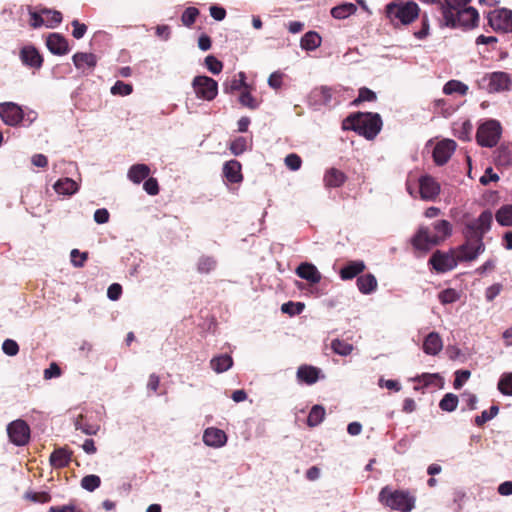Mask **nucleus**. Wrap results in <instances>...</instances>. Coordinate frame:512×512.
Returning a JSON list of instances; mask_svg holds the SVG:
<instances>
[{
    "label": "nucleus",
    "instance_id": "23",
    "mask_svg": "<svg viewBox=\"0 0 512 512\" xmlns=\"http://www.w3.org/2000/svg\"><path fill=\"white\" fill-rule=\"evenodd\" d=\"M347 181V175L341 170L331 167L326 170L323 182L327 188H339Z\"/></svg>",
    "mask_w": 512,
    "mask_h": 512
},
{
    "label": "nucleus",
    "instance_id": "61",
    "mask_svg": "<svg viewBox=\"0 0 512 512\" xmlns=\"http://www.w3.org/2000/svg\"><path fill=\"white\" fill-rule=\"evenodd\" d=\"M283 77L284 74L282 72H273L268 78V85L275 90L280 89L283 84Z\"/></svg>",
    "mask_w": 512,
    "mask_h": 512
},
{
    "label": "nucleus",
    "instance_id": "25",
    "mask_svg": "<svg viewBox=\"0 0 512 512\" xmlns=\"http://www.w3.org/2000/svg\"><path fill=\"white\" fill-rule=\"evenodd\" d=\"M429 227L431 228L433 235L436 236L435 240H439L440 243H443L452 235L453 227L447 220H436Z\"/></svg>",
    "mask_w": 512,
    "mask_h": 512
},
{
    "label": "nucleus",
    "instance_id": "2",
    "mask_svg": "<svg viewBox=\"0 0 512 512\" xmlns=\"http://www.w3.org/2000/svg\"><path fill=\"white\" fill-rule=\"evenodd\" d=\"M471 2L472 0H443L439 7V26L464 32L477 28L480 15L478 10L471 6Z\"/></svg>",
    "mask_w": 512,
    "mask_h": 512
},
{
    "label": "nucleus",
    "instance_id": "8",
    "mask_svg": "<svg viewBox=\"0 0 512 512\" xmlns=\"http://www.w3.org/2000/svg\"><path fill=\"white\" fill-rule=\"evenodd\" d=\"M459 263L454 249L447 252L436 250L429 259V264L437 273H445L453 270Z\"/></svg>",
    "mask_w": 512,
    "mask_h": 512
},
{
    "label": "nucleus",
    "instance_id": "19",
    "mask_svg": "<svg viewBox=\"0 0 512 512\" xmlns=\"http://www.w3.org/2000/svg\"><path fill=\"white\" fill-rule=\"evenodd\" d=\"M75 67L83 73H90L97 64V57L92 53L78 52L72 57Z\"/></svg>",
    "mask_w": 512,
    "mask_h": 512
},
{
    "label": "nucleus",
    "instance_id": "62",
    "mask_svg": "<svg viewBox=\"0 0 512 512\" xmlns=\"http://www.w3.org/2000/svg\"><path fill=\"white\" fill-rule=\"evenodd\" d=\"M30 21L29 24L32 28L36 29L43 25H45L44 21V15L41 13V10L39 12L36 11H30Z\"/></svg>",
    "mask_w": 512,
    "mask_h": 512
},
{
    "label": "nucleus",
    "instance_id": "42",
    "mask_svg": "<svg viewBox=\"0 0 512 512\" xmlns=\"http://www.w3.org/2000/svg\"><path fill=\"white\" fill-rule=\"evenodd\" d=\"M239 102L242 106L247 107L251 110H255L259 107V102L251 94V87L247 86L239 96Z\"/></svg>",
    "mask_w": 512,
    "mask_h": 512
},
{
    "label": "nucleus",
    "instance_id": "10",
    "mask_svg": "<svg viewBox=\"0 0 512 512\" xmlns=\"http://www.w3.org/2000/svg\"><path fill=\"white\" fill-rule=\"evenodd\" d=\"M488 25L501 33L512 32V11L502 8L490 11L487 15Z\"/></svg>",
    "mask_w": 512,
    "mask_h": 512
},
{
    "label": "nucleus",
    "instance_id": "40",
    "mask_svg": "<svg viewBox=\"0 0 512 512\" xmlns=\"http://www.w3.org/2000/svg\"><path fill=\"white\" fill-rule=\"evenodd\" d=\"M496 221L501 226L512 227V205L501 207L495 215Z\"/></svg>",
    "mask_w": 512,
    "mask_h": 512
},
{
    "label": "nucleus",
    "instance_id": "32",
    "mask_svg": "<svg viewBox=\"0 0 512 512\" xmlns=\"http://www.w3.org/2000/svg\"><path fill=\"white\" fill-rule=\"evenodd\" d=\"M150 168L146 164H134L128 170V178L135 184H140L150 175Z\"/></svg>",
    "mask_w": 512,
    "mask_h": 512
},
{
    "label": "nucleus",
    "instance_id": "17",
    "mask_svg": "<svg viewBox=\"0 0 512 512\" xmlns=\"http://www.w3.org/2000/svg\"><path fill=\"white\" fill-rule=\"evenodd\" d=\"M366 269V265L362 260L348 261L339 271L342 280H352L359 277Z\"/></svg>",
    "mask_w": 512,
    "mask_h": 512
},
{
    "label": "nucleus",
    "instance_id": "59",
    "mask_svg": "<svg viewBox=\"0 0 512 512\" xmlns=\"http://www.w3.org/2000/svg\"><path fill=\"white\" fill-rule=\"evenodd\" d=\"M430 25L427 14H424L421 18V29L414 32V36L417 39H424L429 35Z\"/></svg>",
    "mask_w": 512,
    "mask_h": 512
},
{
    "label": "nucleus",
    "instance_id": "58",
    "mask_svg": "<svg viewBox=\"0 0 512 512\" xmlns=\"http://www.w3.org/2000/svg\"><path fill=\"white\" fill-rule=\"evenodd\" d=\"M471 373L469 370H457L455 372V379L453 386L455 389H460L463 384L469 379Z\"/></svg>",
    "mask_w": 512,
    "mask_h": 512
},
{
    "label": "nucleus",
    "instance_id": "14",
    "mask_svg": "<svg viewBox=\"0 0 512 512\" xmlns=\"http://www.w3.org/2000/svg\"><path fill=\"white\" fill-rule=\"evenodd\" d=\"M456 149V142L445 139L436 144L433 150V159L438 166H442L448 162Z\"/></svg>",
    "mask_w": 512,
    "mask_h": 512
},
{
    "label": "nucleus",
    "instance_id": "39",
    "mask_svg": "<svg viewBox=\"0 0 512 512\" xmlns=\"http://www.w3.org/2000/svg\"><path fill=\"white\" fill-rule=\"evenodd\" d=\"M468 92V86L458 80H450L443 87V93L446 95H452L458 93L460 95H466Z\"/></svg>",
    "mask_w": 512,
    "mask_h": 512
},
{
    "label": "nucleus",
    "instance_id": "57",
    "mask_svg": "<svg viewBox=\"0 0 512 512\" xmlns=\"http://www.w3.org/2000/svg\"><path fill=\"white\" fill-rule=\"evenodd\" d=\"M143 189L146 191L147 194L151 196L157 195L160 191L157 179L153 177H147L143 184Z\"/></svg>",
    "mask_w": 512,
    "mask_h": 512
},
{
    "label": "nucleus",
    "instance_id": "48",
    "mask_svg": "<svg viewBox=\"0 0 512 512\" xmlns=\"http://www.w3.org/2000/svg\"><path fill=\"white\" fill-rule=\"evenodd\" d=\"M199 15V10L196 7H188L184 10L181 16V21L184 26L191 27Z\"/></svg>",
    "mask_w": 512,
    "mask_h": 512
},
{
    "label": "nucleus",
    "instance_id": "5",
    "mask_svg": "<svg viewBox=\"0 0 512 512\" xmlns=\"http://www.w3.org/2000/svg\"><path fill=\"white\" fill-rule=\"evenodd\" d=\"M379 501L392 510L410 512L414 507V498L403 490H391L388 486L381 489Z\"/></svg>",
    "mask_w": 512,
    "mask_h": 512
},
{
    "label": "nucleus",
    "instance_id": "41",
    "mask_svg": "<svg viewBox=\"0 0 512 512\" xmlns=\"http://www.w3.org/2000/svg\"><path fill=\"white\" fill-rule=\"evenodd\" d=\"M472 129L473 126L471 122L466 120L454 127V135L462 141H469L471 139Z\"/></svg>",
    "mask_w": 512,
    "mask_h": 512
},
{
    "label": "nucleus",
    "instance_id": "50",
    "mask_svg": "<svg viewBox=\"0 0 512 512\" xmlns=\"http://www.w3.org/2000/svg\"><path fill=\"white\" fill-rule=\"evenodd\" d=\"M498 389L504 395L512 396V373L503 374L498 382Z\"/></svg>",
    "mask_w": 512,
    "mask_h": 512
},
{
    "label": "nucleus",
    "instance_id": "44",
    "mask_svg": "<svg viewBox=\"0 0 512 512\" xmlns=\"http://www.w3.org/2000/svg\"><path fill=\"white\" fill-rule=\"evenodd\" d=\"M458 406V397L453 393H447L439 402L441 410L446 412H453Z\"/></svg>",
    "mask_w": 512,
    "mask_h": 512
},
{
    "label": "nucleus",
    "instance_id": "7",
    "mask_svg": "<svg viewBox=\"0 0 512 512\" xmlns=\"http://www.w3.org/2000/svg\"><path fill=\"white\" fill-rule=\"evenodd\" d=\"M511 85L509 74L502 71L485 74L479 81L478 86L489 93L508 90Z\"/></svg>",
    "mask_w": 512,
    "mask_h": 512
},
{
    "label": "nucleus",
    "instance_id": "9",
    "mask_svg": "<svg viewBox=\"0 0 512 512\" xmlns=\"http://www.w3.org/2000/svg\"><path fill=\"white\" fill-rule=\"evenodd\" d=\"M435 237L429 226H420L411 238V245L416 251L427 253L441 244L439 240H435Z\"/></svg>",
    "mask_w": 512,
    "mask_h": 512
},
{
    "label": "nucleus",
    "instance_id": "47",
    "mask_svg": "<svg viewBox=\"0 0 512 512\" xmlns=\"http://www.w3.org/2000/svg\"><path fill=\"white\" fill-rule=\"evenodd\" d=\"M100 485V477L94 474L86 475L81 479V487L89 492H93L99 488Z\"/></svg>",
    "mask_w": 512,
    "mask_h": 512
},
{
    "label": "nucleus",
    "instance_id": "18",
    "mask_svg": "<svg viewBox=\"0 0 512 512\" xmlns=\"http://www.w3.org/2000/svg\"><path fill=\"white\" fill-rule=\"evenodd\" d=\"M46 46L52 54L65 55L69 52V45L65 37L59 33H52L47 37Z\"/></svg>",
    "mask_w": 512,
    "mask_h": 512
},
{
    "label": "nucleus",
    "instance_id": "22",
    "mask_svg": "<svg viewBox=\"0 0 512 512\" xmlns=\"http://www.w3.org/2000/svg\"><path fill=\"white\" fill-rule=\"evenodd\" d=\"M227 441L226 433L218 428L210 427L204 431L203 442L207 446L221 447L225 445Z\"/></svg>",
    "mask_w": 512,
    "mask_h": 512
},
{
    "label": "nucleus",
    "instance_id": "29",
    "mask_svg": "<svg viewBox=\"0 0 512 512\" xmlns=\"http://www.w3.org/2000/svg\"><path fill=\"white\" fill-rule=\"evenodd\" d=\"M56 193L71 196L79 190V185L71 178H62L53 185Z\"/></svg>",
    "mask_w": 512,
    "mask_h": 512
},
{
    "label": "nucleus",
    "instance_id": "13",
    "mask_svg": "<svg viewBox=\"0 0 512 512\" xmlns=\"http://www.w3.org/2000/svg\"><path fill=\"white\" fill-rule=\"evenodd\" d=\"M0 118L8 125L15 127L24 119L22 108L14 102L0 103Z\"/></svg>",
    "mask_w": 512,
    "mask_h": 512
},
{
    "label": "nucleus",
    "instance_id": "11",
    "mask_svg": "<svg viewBox=\"0 0 512 512\" xmlns=\"http://www.w3.org/2000/svg\"><path fill=\"white\" fill-rule=\"evenodd\" d=\"M192 87L198 98L207 101L213 100L218 93V83L208 76H196Z\"/></svg>",
    "mask_w": 512,
    "mask_h": 512
},
{
    "label": "nucleus",
    "instance_id": "54",
    "mask_svg": "<svg viewBox=\"0 0 512 512\" xmlns=\"http://www.w3.org/2000/svg\"><path fill=\"white\" fill-rule=\"evenodd\" d=\"M438 299L442 304H450L459 299V294L455 289L448 288L438 294Z\"/></svg>",
    "mask_w": 512,
    "mask_h": 512
},
{
    "label": "nucleus",
    "instance_id": "33",
    "mask_svg": "<svg viewBox=\"0 0 512 512\" xmlns=\"http://www.w3.org/2000/svg\"><path fill=\"white\" fill-rule=\"evenodd\" d=\"M233 365V359L228 354H222L216 357H213L210 361L211 368L216 373H223L229 370Z\"/></svg>",
    "mask_w": 512,
    "mask_h": 512
},
{
    "label": "nucleus",
    "instance_id": "51",
    "mask_svg": "<svg viewBox=\"0 0 512 512\" xmlns=\"http://www.w3.org/2000/svg\"><path fill=\"white\" fill-rule=\"evenodd\" d=\"M376 98L377 97L375 92H373L369 88L363 87L359 89L358 97L355 100H353L352 105L357 106L364 101L372 102L375 101Z\"/></svg>",
    "mask_w": 512,
    "mask_h": 512
},
{
    "label": "nucleus",
    "instance_id": "63",
    "mask_svg": "<svg viewBox=\"0 0 512 512\" xmlns=\"http://www.w3.org/2000/svg\"><path fill=\"white\" fill-rule=\"evenodd\" d=\"M285 164L291 170L296 171L301 167L302 160L297 154L292 153L286 156Z\"/></svg>",
    "mask_w": 512,
    "mask_h": 512
},
{
    "label": "nucleus",
    "instance_id": "30",
    "mask_svg": "<svg viewBox=\"0 0 512 512\" xmlns=\"http://www.w3.org/2000/svg\"><path fill=\"white\" fill-rule=\"evenodd\" d=\"M246 75L244 72H239L233 76L232 79L226 80L223 83V90L225 93L232 94L236 91L244 90L248 85L245 82Z\"/></svg>",
    "mask_w": 512,
    "mask_h": 512
},
{
    "label": "nucleus",
    "instance_id": "36",
    "mask_svg": "<svg viewBox=\"0 0 512 512\" xmlns=\"http://www.w3.org/2000/svg\"><path fill=\"white\" fill-rule=\"evenodd\" d=\"M357 11L356 5L353 3H344L331 9V15L335 19H345L353 15Z\"/></svg>",
    "mask_w": 512,
    "mask_h": 512
},
{
    "label": "nucleus",
    "instance_id": "28",
    "mask_svg": "<svg viewBox=\"0 0 512 512\" xmlns=\"http://www.w3.org/2000/svg\"><path fill=\"white\" fill-rule=\"evenodd\" d=\"M494 154L497 166L508 167L512 164V144H501Z\"/></svg>",
    "mask_w": 512,
    "mask_h": 512
},
{
    "label": "nucleus",
    "instance_id": "1",
    "mask_svg": "<svg viewBox=\"0 0 512 512\" xmlns=\"http://www.w3.org/2000/svg\"><path fill=\"white\" fill-rule=\"evenodd\" d=\"M492 219L491 211L485 210L478 218L464 224L462 230L464 242L453 248L459 262H472L485 251L483 238L491 229Z\"/></svg>",
    "mask_w": 512,
    "mask_h": 512
},
{
    "label": "nucleus",
    "instance_id": "46",
    "mask_svg": "<svg viewBox=\"0 0 512 512\" xmlns=\"http://www.w3.org/2000/svg\"><path fill=\"white\" fill-rule=\"evenodd\" d=\"M499 412V408L496 405L490 407L489 410H484L482 413L475 417V425L482 427L486 422L493 419Z\"/></svg>",
    "mask_w": 512,
    "mask_h": 512
},
{
    "label": "nucleus",
    "instance_id": "20",
    "mask_svg": "<svg viewBox=\"0 0 512 512\" xmlns=\"http://www.w3.org/2000/svg\"><path fill=\"white\" fill-rule=\"evenodd\" d=\"M72 455L73 452L66 447L57 448L50 455V464L55 469L65 468L71 462Z\"/></svg>",
    "mask_w": 512,
    "mask_h": 512
},
{
    "label": "nucleus",
    "instance_id": "53",
    "mask_svg": "<svg viewBox=\"0 0 512 512\" xmlns=\"http://www.w3.org/2000/svg\"><path fill=\"white\" fill-rule=\"evenodd\" d=\"M304 309V304L301 302H292L289 301L287 303L282 304L281 311L290 316L300 314Z\"/></svg>",
    "mask_w": 512,
    "mask_h": 512
},
{
    "label": "nucleus",
    "instance_id": "45",
    "mask_svg": "<svg viewBox=\"0 0 512 512\" xmlns=\"http://www.w3.org/2000/svg\"><path fill=\"white\" fill-rule=\"evenodd\" d=\"M331 348L336 354H339L341 356H347L351 354V352L354 349L352 344L339 339H334L332 341Z\"/></svg>",
    "mask_w": 512,
    "mask_h": 512
},
{
    "label": "nucleus",
    "instance_id": "55",
    "mask_svg": "<svg viewBox=\"0 0 512 512\" xmlns=\"http://www.w3.org/2000/svg\"><path fill=\"white\" fill-rule=\"evenodd\" d=\"M205 65L207 69L213 74H219L223 69V64L215 56L208 55L205 58Z\"/></svg>",
    "mask_w": 512,
    "mask_h": 512
},
{
    "label": "nucleus",
    "instance_id": "26",
    "mask_svg": "<svg viewBox=\"0 0 512 512\" xmlns=\"http://www.w3.org/2000/svg\"><path fill=\"white\" fill-rule=\"evenodd\" d=\"M320 369L311 365H301L297 370V378L307 385L316 383L319 379Z\"/></svg>",
    "mask_w": 512,
    "mask_h": 512
},
{
    "label": "nucleus",
    "instance_id": "52",
    "mask_svg": "<svg viewBox=\"0 0 512 512\" xmlns=\"http://www.w3.org/2000/svg\"><path fill=\"white\" fill-rule=\"evenodd\" d=\"M229 149L231 153L235 156L241 155L247 149V140L245 137H238L234 139L230 145Z\"/></svg>",
    "mask_w": 512,
    "mask_h": 512
},
{
    "label": "nucleus",
    "instance_id": "15",
    "mask_svg": "<svg viewBox=\"0 0 512 512\" xmlns=\"http://www.w3.org/2000/svg\"><path fill=\"white\" fill-rule=\"evenodd\" d=\"M19 57L23 65L32 69H40L44 62L42 55L32 45H27L21 48Z\"/></svg>",
    "mask_w": 512,
    "mask_h": 512
},
{
    "label": "nucleus",
    "instance_id": "31",
    "mask_svg": "<svg viewBox=\"0 0 512 512\" xmlns=\"http://www.w3.org/2000/svg\"><path fill=\"white\" fill-rule=\"evenodd\" d=\"M356 284L362 294H371L378 286L376 277L371 273L360 275Z\"/></svg>",
    "mask_w": 512,
    "mask_h": 512
},
{
    "label": "nucleus",
    "instance_id": "6",
    "mask_svg": "<svg viewBox=\"0 0 512 512\" xmlns=\"http://www.w3.org/2000/svg\"><path fill=\"white\" fill-rule=\"evenodd\" d=\"M502 134V127L499 121L490 119L482 123L476 132L477 143L482 147H494L497 145Z\"/></svg>",
    "mask_w": 512,
    "mask_h": 512
},
{
    "label": "nucleus",
    "instance_id": "37",
    "mask_svg": "<svg viewBox=\"0 0 512 512\" xmlns=\"http://www.w3.org/2000/svg\"><path fill=\"white\" fill-rule=\"evenodd\" d=\"M41 13L44 15V23L48 28H55L62 22V14L57 10L43 8Z\"/></svg>",
    "mask_w": 512,
    "mask_h": 512
},
{
    "label": "nucleus",
    "instance_id": "64",
    "mask_svg": "<svg viewBox=\"0 0 512 512\" xmlns=\"http://www.w3.org/2000/svg\"><path fill=\"white\" fill-rule=\"evenodd\" d=\"M122 294V286L118 283L111 284L107 289V297L112 301H117Z\"/></svg>",
    "mask_w": 512,
    "mask_h": 512
},
{
    "label": "nucleus",
    "instance_id": "34",
    "mask_svg": "<svg viewBox=\"0 0 512 512\" xmlns=\"http://www.w3.org/2000/svg\"><path fill=\"white\" fill-rule=\"evenodd\" d=\"M322 42L321 36L315 31H309L303 35L300 41L301 48L307 51L317 49Z\"/></svg>",
    "mask_w": 512,
    "mask_h": 512
},
{
    "label": "nucleus",
    "instance_id": "16",
    "mask_svg": "<svg viewBox=\"0 0 512 512\" xmlns=\"http://www.w3.org/2000/svg\"><path fill=\"white\" fill-rule=\"evenodd\" d=\"M419 190L422 199L434 200L440 193V185L432 176L425 175L419 179Z\"/></svg>",
    "mask_w": 512,
    "mask_h": 512
},
{
    "label": "nucleus",
    "instance_id": "60",
    "mask_svg": "<svg viewBox=\"0 0 512 512\" xmlns=\"http://www.w3.org/2000/svg\"><path fill=\"white\" fill-rule=\"evenodd\" d=\"M2 350L8 356H15L19 352V345L12 339H6L2 344Z\"/></svg>",
    "mask_w": 512,
    "mask_h": 512
},
{
    "label": "nucleus",
    "instance_id": "43",
    "mask_svg": "<svg viewBox=\"0 0 512 512\" xmlns=\"http://www.w3.org/2000/svg\"><path fill=\"white\" fill-rule=\"evenodd\" d=\"M217 261L211 256H202L197 264V271L201 274H208L216 268Z\"/></svg>",
    "mask_w": 512,
    "mask_h": 512
},
{
    "label": "nucleus",
    "instance_id": "56",
    "mask_svg": "<svg viewBox=\"0 0 512 512\" xmlns=\"http://www.w3.org/2000/svg\"><path fill=\"white\" fill-rule=\"evenodd\" d=\"M70 256L73 266L78 268L83 267L86 260L88 259V253L80 252L78 249H73L70 253Z\"/></svg>",
    "mask_w": 512,
    "mask_h": 512
},
{
    "label": "nucleus",
    "instance_id": "21",
    "mask_svg": "<svg viewBox=\"0 0 512 512\" xmlns=\"http://www.w3.org/2000/svg\"><path fill=\"white\" fill-rule=\"evenodd\" d=\"M223 175L230 183H240L243 180L242 165L237 160H229L223 165Z\"/></svg>",
    "mask_w": 512,
    "mask_h": 512
},
{
    "label": "nucleus",
    "instance_id": "35",
    "mask_svg": "<svg viewBox=\"0 0 512 512\" xmlns=\"http://www.w3.org/2000/svg\"><path fill=\"white\" fill-rule=\"evenodd\" d=\"M74 425L76 430H80L86 435H96L100 429L98 424L89 423L82 414L75 419Z\"/></svg>",
    "mask_w": 512,
    "mask_h": 512
},
{
    "label": "nucleus",
    "instance_id": "3",
    "mask_svg": "<svg viewBox=\"0 0 512 512\" xmlns=\"http://www.w3.org/2000/svg\"><path fill=\"white\" fill-rule=\"evenodd\" d=\"M382 128V119L378 113L356 112L342 122L343 130H353L368 140L374 139Z\"/></svg>",
    "mask_w": 512,
    "mask_h": 512
},
{
    "label": "nucleus",
    "instance_id": "12",
    "mask_svg": "<svg viewBox=\"0 0 512 512\" xmlns=\"http://www.w3.org/2000/svg\"><path fill=\"white\" fill-rule=\"evenodd\" d=\"M10 441L17 446H24L30 439V427L21 419L11 422L7 426Z\"/></svg>",
    "mask_w": 512,
    "mask_h": 512
},
{
    "label": "nucleus",
    "instance_id": "24",
    "mask_svg": "<svg viewBox=\"0 0 512 512\" xmlns=\"http://www.w3.org/2000/svg\"><path fill=\"white\" fill-rule=\"evenodd\" d=\"M296 274L300 278L310 282L311 284H317L321 280V274L316 268V266L307 262L301 263L297 267Z\"/></svg>",
    "mask_w": 512,
    "mask_h": 512
},
{
    "label": "nucleus",
    "instance_id": "49",
    "mask_svg": "<svg viewBox=\"0 0 512 512\" xmlns=\"http://www.w3.org/2000/svg\"><path fill=\"white\" fill-rule=\"evenodd\" d=\"M110 91L113 95L128 96L133 92V86L119 80L115 82Z\"/></svg>",
    "mask_w": 512,
    "mask_h": 512
},
{
    "label": "nucleus",
    "instance_id": "27",
    "mask_svg": "<svg viewBox=\"0 0 512 512\" xmlns=\"http://www.w3.org/2000/svg\"><path fill=\"white\" fill-rule=\"evenodd\" d=\"M443 348L440 335L436 332L429 333L423 342V351L428 355H437Z\"/></svg>",
    "mask_w": 512,
    "mask_h": 512
},
{
    "label": "nucleus",
    "instance_id": "38",
    "mask_svg": "<svg viewBox=\"0 0 512 512\" xmlns=\"http://www.w3.org/2000/svg\"><path fill=\"white\" fill-rule=\"evenodd\" d=\"M325 409L321 405H314L308 415L307 424L310 427L319 425L325 418Z\"/></svg>",
    "mask_w": 512,
    "mask_h": 512
},
{
    "label": "nucleus",
    "instance_id": "4",
    "mask_svg": "<svg viewBox=\"0 0 512 512\" xmlns=\"http://www.w3.org/2000/svg\"><path fill=\"white\" fill-rule=\"evenodd\" d=\"M420 7L414 1L397 0L385 6L384 14L394 28L408 26L420 16Z\"/></svg>",
    "mask_w": 512,
    "mask_h": 512
}]
</instances>
